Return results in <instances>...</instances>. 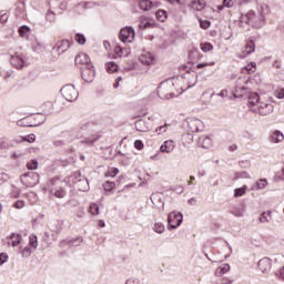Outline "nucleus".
Wrapping results in <instances>:
<instances>
[{"mask_svg": "<svg viewBox=\"0 0 284 284\" xmlns=\"http://www.w3.org/2000/svg\"><path fill=\"white\" fill-rule=\"evenodd\" d=\"M23 258H29L32 255V248L30 246H26L21 252Z\"/></svg>", "mask_w": 284, "mask_h": 284, "instance_id": "6e6d98bb", "label": "nucleus"}, {"mask_svg": "<svg viewBox=\"0 0 284 284\" xmlns=\"http://www.w3.org/2000/svg\"><path fill=\"white\" fill-rule=\"evenodd\" d=\"M23 141L27 143H34V141H37V135H34V133L28 134L23 138Z\"/></svg>", "mask_w": 284, "mask_h": 284, "instance_id": "13d9d810", "label": "nucleus"}, {"mask_svg": "<svg viewBox=\"0 0 284 284\" xmlns=\"http://www.w3.org/2000/svg\"><path fill=\"white\" fill-rule=\"evenodd\" d=\"M139 8L140 10H143V12H148L149 10H152V8H154V2H152L151 0H140Z\"/></svg>", "mask_w": 284, "mask_h": 284, "instance_id": "4be33fe9", "label": "nucleus"}, {"mask_svg": "<svg viewBox=\"0 0 284 284\" xmlns=\"http://www.w3.org/2000/svg\"><path fill=\"white\" fill-rule=\"evenodd\" d=\"M276 99H284V89H280L275 92Z\"/></svg>", "mask_w": 284, "mask_h": 284, "instance_id": "774afa93", "label": "nucleus"}, {"mask_svg": "<svg viewBox=\"0 0 284 284\" xmlns=\"http://www.w3.org/2000/svg\"><path fill=\"white\" fill-rule=\"evenodd\" d=\"M119 174V170L116 168H112L106 172V176H111V179H114Z\"/></svg>", "mask_w": 284, "mask_h": 284, "instance_id": "052dcab7", "label": "nucleus"}, {"mask_svg": "<svg viewBox=\"0 0 284 284\" xmlns=\"http://www.w3.org/2000/svg\"><path fill=\"white\" fill-rule=\"evenodd\" d=\"M284 139L283 132L281 131H275L270 135L268 141L271 143H281Z\"/></svg>", "mask_w": 284, "mask_h": 284, "instance_id": "5701e85b", "label": "nucleus"}, {"mask_svg": "<svg viewBox=\"0 0 284 284\" xmlns=\"http://www.w3.org/2000/svg\"><path fill=\"white\" fill-rule=\"evenodd\" d=\"M153 231L156 232V234H163V232H165V225L161 222H155L153 224Z\"/></svg>", "mask_w": 284, "mask_h": 284, "instance_id": "58836bf2", "label": "nucleus"}, {"mask_svg": "<svg viewBox=\"0 0 284 284\" xmlns=\"http://www.w3.org/2000/svg\"><path fill=\"white\" fill-rule=\"evenodd\" d=\"M260 223H270L272 221V211L261 213Z\"/></svg>", "mask_w": 284, "mask_h": 284, "instance_id": "473e14b6", "label": "nucleus"}, {"mask_svg": "<svg viewBox=\"0 0 284 284\" xmlns=\"http://www.w3.org/2000/svg\"><path fill=\"white\" fill-rule=\"evenodd\" d=\"M115 54H118V57H128L130 54V50L129 49H123L121 47H116L114 49Z\"/></svg>", "mask_w": 284, "mask_h": 284, "instance_id": "a19ab883", "label": "nucleus"}, {"mask_svg": "<svg viewBox=\"0 0 284 284\" xmlns=\"http://www.w3.org/2000/svg\"><path fill=\"white\" fill-rule=\"evenodd\" d=\"M200 22V28H202V30H209L210 26H212V22H210V20H199Z\"/></svg>", "mask_w": 284, "mask_h": 284, "instance_id": "864d4df0", "label": "nucleus"}, {"mask_svg": "<svg viewBox=\"0 0 284 284\" xmlns=\"http://www.w3.org/2000/svg\"><path fill=\"white\" fill-rule=\"evenodd\" d=\"M190 9L195 10L196 12H202V10H205V1L193 0L190 4Z\"/></svg>", "mask_w": 284, "mask_h": 284, "instance_id": "aec40b11", "label": "nucleus"}, {"mask_svg": "<svg viewBox=\"0 0 284 284\" xmlns=\"http://www.w3.org/2000/svg\"><path fill=\"white\" fill-rule=\"evenodd\" d=\"M50 194L55 196V199H65V196L68 195V192H65L64 189L60 186V187H51Z\"/></svg>", "mask_w": 284, "mask_h": 284, "instance_id": "f3484780", "label": "nucleus"}, {"mask_svg": "<svg viewBox=\"0 0 284 284\" xmlns=\"http://www.w3.org/2000/svg\"><path fill=\"white\" fill-rule=\"evenodd\" d=\"M53 145L54 148H64V145H68V142L64 140H55L53 141Z\"/></svg>", "mask_w": 284, "mask_h": 284, "instance_id": "680f3d73", "label": "nucleus"}, {"mask_svg": "<svg viewBox=\"0 0 284 284\" xmlns=\"http://www.w3.org/2000/svg\"><path fill=\"white\" fill-rule=\"evenodd\" d=\"M234 0H223L222 4H224V8H234Z\"/></svg>", "mask_w": 284, "mask_h": 284, "instance_id": "e2e57ef3", "label": "nucleus"}, {"mask_svg": "<svg viewBox=\"0 0 284 284\" xmlns=\"http://www.w3.org/2000/svg\"><path fill=\"white\" fill-rule=\"evenodd\" d=\"M140 63L143 65H152L154 63V55L150 52H143L139 58Z\"/></svg>", "mask_w": 284, "mask_h": 284, "instance_id": "2eb2a0df", "label": "nucleus"}, {"mask_svg": "<svg viewBox=\"0 0 284 284\" xmlns=\"http://www.w3.org/2000/svg\"><path fill=\"white\" fill-rule=\"evenodd\" d=\"M60 92L63 99H65V101H69L70 103L79 99V91H77V89L72 84H65L61 88Z\"/></svg>", "mask_w": 284, "mask_h": 284, "instance_id": "f257e3e1", "label": "nucleus"}, {"mask_svg": "<svg viewBox=\"0 0 284 284\" xmlns=\"http://www.w3.org/2000/svg\"><path fill=\"white\" fill-rule=\"evenodd\" d=\"M187 57H189L187 64L192 63V65H193L194 61H196V59H199V51L196 49L190 50L187 53Z\"/></svg>", "mask_w": 284, "mask_h": 284, "instance_id": "f704fd0d", "label": "nucleus"}, {"mask_svg": "<svg viewBox=\"0 0 284 284\" xmlns=\"http://www.w3.org/2000/svg\"><path fill=\"white\" fill-rule=\"evenodd\" d=\"M68 50H70V40H62L52 48V52H57V54H63V52H68Z\"/></svg>", "mask_w": 284, "mask_h": 284, "instance_id": "9b49d317", "label": "nucleus"}, {"mask_svg": "<svg viewBox=\"0 0 284 284\" xmlns=\"http://www.w3.org/2000/svg\"><path fill=\"white\" fill-rule=\"evenodd\" d=\"M16 16L19 17V19H23L26 17V2H19L16 9Z\"/></svg>", "mask_w": 284, "mask_h": 284, "instance_id": "a878e982", "label": "nucleus"}, {"mask_svg": "<svg viewBox=\"0 0 284 284\" xmlns=\"http://www.w3.org/2000/svg\"><path fill=\"white\" fill-rule=\"evenodd\" d=\"M255 51H256V42L254 40V37H250L245 41L243 54L244 57H250V54H254Z\"/></svg>", "mask_w": 284, "mask_h": 284, "instance_id": "1a4fd4ad", "label": "nucleus"}, {"mask_svg": "<svg viewBox=\"0 0 284 284\" xmlns=\"http://www.w3.org/2000/svg\"><path fill=\"white\" fill-rule=\"evenodd\" d=\"M10 63L17 70H21L22 68H26V58H23V54L16 53L14 55H11Z\"/></svg>", "mask_w": 284, "mask_h": 284, "instance_id": "0eeeda50", "label": "nucleus"}, {"mask_svg": "<svg viewBox=\"0 0 284 284\" xmlns=\"http://www.w3.org/2000/svg\"><path fill=\"white\" fill-rule=\"evenodd\" d=\"M75 187L80 191V192H88V190H90V182H88V178L83 176L79 183L75 184Z\"/></svg>", "mask_w": 284, "mask_h": 284, "instance_id": "6ab92c4d", "label": "nucleus"}, {"mask_svg": "<svg viewBox=\"0 0 284 284\" xmlns=\"http://www.w3.org/2000/svg\"><path fill=\"white\" fill-rule=\"evenodd\" d=\"M29 245L33 247V250H37L39 247V237L37 235L32 234L29 236Z\"/></svg>", "mask_w": 284, "mask_h": 284, "instance_id": "79ce46f5", "label": "nucleus"}, {"mask_svg": "<svg viewBox=\"0 0 284 284\" xmlns=\"http://www.w3.org/2000/svg\"><path fill=\"white\" fill-rule=\"evenodd\" d=\"M81 243H83V237L79 236L75 239L62 240L59 245H60V247H65L67 245L69 247H79V245H81Z\"/></svg>", "mask_w": 284, "mask_h": 284, "instance_id": "f8f14e48", "label": "nucleus"}, {"mask_svg": "<svg viewBox=\"0 0 284 284\" xmlns=\"http://www.w3.org/2000/svg\"><path fill=\"white\" fill-rule=\"evenodd\" d=\"M257 112L262 116H267V114H272L274 112V105L267 102H260L257 105Z\"/></svg>", "mask_w": 284, "mask_h": 284, "instance_id": "6e6552de", "label": "nucleus"}, {"mask_svg": "<svg viewBox=\"0 0 284 284\" xmlns=\"http://www.w3.org/2000/svg\"><path fill=\"white\" fill-rule=\"evenodd\" d=\"M27 169L28 170H38L39 169V161L37 160H31L29 162H27Z\"/></svg>", "mask_w": 284, "mask_h": 284, "instance_id": "8fccbe9b", "label": "nucleus"}, {"mask_svg": "<svg viewBox=\"0 0 284 284\" xmlns=\"http://www.w3.org/2000/svg\"><path fill=\"white\" fill-rule=\"evenodd\" d=\"M105 69L106 72H109V74H113V72H119V65L115 62H108L105 64Z\"/></svg>", "mask_w": 284, "mask_h": 284, "instance_id": "c9c22d12", "label": "nucleus"}, {"mask_svg": "<svg viewBox=\"0 0 284 284\" xmlns=\"http://www.w3.org/2000/svg\"><path fill=\"white\" fill-rule=\"evenodd\" d=\"M230 213L233 214V216H236L237 219H242V216H245V209L233 206Z\"/></svg>", "mask_w": 284, "mask_h": 284, "instance_id": "c756f323", "label": "nucleus"}, {"mask_svg": "<svg viewBox=\"0 0 284 284\" xmlns=\"http://www.w3.org/2000/svg\"><path fill=\"white\" fill-rule=\"evenodd\" d=\"M20 181L22 185L26 187H34V185H39V173L37 172H27L20 176Z\"/></svg>", "mask_w": 284, "mask_h": 284, "instance_id": "7ed1b4c3", "label": "nucleus"}, {"mask_svg": "<svg viewBox=\"0 0 284 284\" xmlns=\"http://www.w3.org/2000/svg\"><path fill=\"white\" fill-rule=\"evenodd\" d=\"M229 271H230V264L227 263L222 264L215 270V276H223V274H227Z\"/></svg>", "mask_w": 284, "mask_h": 284, "instance_id": "c85d7f7f", "label": "nucleus"}, {"mask_svg": "<svg viewBox=\"0 0 284 284\" xmlns=\"http://www.w3.org/2000/svg\"><path fill=\"white\" fill-rule=\"evenodd\" d=\"M255 18H256V13L253 10H251L245 16H242L241 22L247 23V26H250Z\"/></svg>", "mask_w": 284, "mask_h": 284, "instance_id": "b1692460", "label": "nucleus"}, {"mask_svg": "<svg viewBox=\"0 0 284 284\" xmlns=\"http://www.w3.org/2000/svg\"><path fill=\"white\" fill-rule=\"evenodd\" d=\"M172 192H175L176 194H183V186L182 185H176L174 187H171Z\"/></svg>", "mask_w": 284, "mask_h": 284, "instance_id": "0e129e2a", "label": "nucleus"}, {"mask_svg": "<svg viewBox=\"0 0 284 284\" xmlns=\"http://www.w3.org/2000/svg\"><path fill=\"white\" fill-rule=\"evenodd\" d=\"M9 17H10V14H8V12L1 11L0 12V23H8Z\"/></svg>", "mask_w": 284, "mask_h": 284, "instance_id": "bf43d9fd", "label": "nucleus"}, {"mask_svg": "<svg viewBox=\"0 0 284 284\" xmlns=\"http://www.w3.org/2000/svg\"><path fill=\"white\" fill-rule=\"evenodd\" d=\"M183 70H185L186 74H191L193 77V81L189 82V85L186 87V90H190V88H194L199 83V73H196V67H187L184 64Z\"/></svg>", "mask_w": 284, "mask_h": 284, "instance_id": "423d86ee", "label": "nucleus"}, {"mask_svg": "<svg viewBox=\"0 0 284 284\" xmlns=\"http://www.w3.org/2000/svg\"><path fill=\"white\" fill-rule=\"evenodd\" d=\"M247 192V185H243L242 187H237L234 190V197L241 199Z\"/></svg>", "mask_w": 284, "mask_h": 284, "instance_id": "e433bc0d", "label": "nucleus"}, {"mask_svg": "<svg viewBox=\"0 0 284 284\" xmlns=\"http://www.w3.org/2000/svg\"><path fill=\"white\" fill-rule=\"evenodd\" d=\"M116 187V182L106 181L103 183V190L104 192H112Z\"/></svg>", "mask_w": 284, "mask_h": 284, "instance_id": "ea45409f", "label": "nucleus"}, {"mask_svg": "<svg viewBox=\"0 0 284 284\" xmlns=\"http://www.w3.org/2000/svg\"><path fill=\"white\" fill-rule=\"evenodd\" d=\"M97 141H99V136L85 139L84 141H82V143L84 145H88L89 148H92V145H94Z\"/></svg>", "mask_w": 284, "mask_h": 284, "instance_id": "603ef678", "label": "nucleus"}, {"mask_svg": "<svg viewBox=\"0 0 284 284\" xmlns=\"http://www.w3.org/2000/svg\"><path fill=\"white\" fill-rule=\"evenodd\" d=\"M99 204H97V203H92L91 205H90V212H91V214L93 215V216H97V215H99Z\"/></svg>", "mask_w": 284, "mask_h": 284, "instance_id": "5fc2aeb1", "label": "nucleus"}, {"mask_svg": "<svg viewBox=\"0 0 284 284\" xmlns=\"http://www.w3.org/2000/svg\"><path fill=\"white\" fill-rule=\"evenodd\" d=\"M83 178V175H81V172H74L70 178L69 181L71 183H73V185H77L79 183V181Z\"/></svg>", "mask_w": 284, "mask_h": 284, "instance_id": "4c0bfd02", "label": "nucleus"}, {"mask_svg": "<svg viewBox=\"0 0 284 284\" xmlns=\"http://www.w3.org/2000/svg\"><path fill=\"white\" fill-rule=\"evenodd\" d=\"M155 17L158 21H160L161 23H164V21L168 20V11L160 9L155 12Z\"/></svg>", "mask_w": 284, "mask_h": 284, "instance_id": "72a5a7b5", "label": "nucleus"}, {"mask_svg": "<svg viewBox=\"0 0 284 284\" xmlns=\"http://www.w3.org/2000/svg\"><path fill=\"white\" fill-rule=\"evenodd\" d=\"M199 143L204 150H210V146L212 145V139L206 135L204 138H200Z\"/></svg>", "mask_w": 284, "mask_h": 284, "instance_id": "cd10ccee", "label": "nucleus"}, {"mask_svg": "<svg viewBox=\"0 0 284 284\" xmlns=\"http://www.w3.org/2000/svg\"><path fill=\"white\" fill-rule=\"evenodd\" d=\"M81 70H82L81 74H82L83 81H85V83H92L97 74V71H94V65L92 64V68H84Z\"/></svg>", "mask_w": 284, "mask_h": 284, "instance_id": "9d476101", "label": "nucleus"}, {"mask_svg": "<svg viewBox=\"0 0 284 284\" xmlns=\"http://www.w3.org/2000/svg\"><path fill=\"white\" fill-rule=\"evenodd\" d=\"M18 32L20 37L22 38H28V34H30V27L28 26H22L18 29Z\"/></svg>", "mask_w": 284, "mask_h": 284, "instance_id": "37998d69", "label": "nucleus"}, {"mask_svg": "<svg viewBox=\"0 0 284 284\" xmlns=\"http://www.w3.org/2000/svg\"><path fill=\"white\" fill-rule=\"evenodd\" d=\"M74 63L80 70L85 68H92V60H90V55L88 53H80L75 57Z\"/></svg>", "mask_w": 284, "mask_h": 284, "instance_id": "39448f33", "label": "nucleus"}, {"mask_svg": "<svg viewBox=\"0 0 284 284\" xmlns=\"http://www.w3.org/2000/svg\"><path fill=\"white\" fill-rule=\"evenodd\" d=\"M45 19L50 23H54V21H57V13H54V11H52V10H48L47 14H45Z\"/></svg>", "mask_w": 284, "mask_h": 284, "instance_id": "a18cd8bd", "label": "nucleus"}, {"mask_svg": "<svg viewBox=\"0 0 284 284\" xmlns=\"http://www.w3.org/2000/svg\"><path fill=\"white\" fill-rule=\"evenodd\" d=\"M8 262V253H0V265Z\"/></svg>", "mask_w": 284, "mask_h": 284, "instance_id": "338daca9", "label": "nucleus"}, {"mask_svg": "<svg viewBox=\"0 0 284 284\" xmlns=\"http://www.w3.org/2000/svg\"><path fill=\"white\" fill-rule=\"evenodd\" d=\"M8 241H11L12 247H17L18 245H21V241H23V237L19 233H11L9 237H7Z\"/></svg>", "mask_w": 284, "mask_h": 284, "instance_id": "412c9836", "label": "nucleus"}, {"mask_svg": "<svg viewBox=\"0 0 284 284\" xmlns=\"http://www.w3.org/2000/svg\"><path fill=\"white\" fill-rule=\"evenodd\" d=\"M267 187V180L266 179H260L255 183V190H265Z\"/></svg>", "mask_w": 284, "mask_h": 284, "instance_id": "c03bdc74", "label": "nucleus"}, {"mask_svg": "<svg viewBox=\"0 0 284 284\" xmlns=\"http://www.w3.org/2000/svg\"><path fill=\"white\" fill-rule=\"evenodd\" d=\"M135 130L138 132H148V123L145 122V120H138L135 122Z\"/></svg>", "mask_w": 284, "mask_h": 284, "instance_id": "7c9ffc66", "label": "nucleus"}, {"mask_svg": "<svg viewBox=\"0 0 284 284\" xmlns=\"http://www.w3.org/2000/svg\"><path fill=\"white\" fill-rule=\"evenodd\" d=\"M134 148H135V150H143V148H144L143 141H141V140H135V141H134Z\"/></svg>", "mask_w": 284, "mask_h": 284, "instance_id": "69168bd1", "label": "nucleus"}, {"mask_svg": "<svg viewBox=\"0 0 284 284\" xmlns=\"http://www.w3.org/2000/svg\"><path fill=\"white\" fill-rule=\"evenodd\" d=\"M174 151V141L168 140L164 141L163 144L160 146V152H163L165 154H170Z\"/></svg>", "mask_w": 284, "mask_h": 284, "instance_id": "dca6fc26", "label": "nucleus"}, {"mask_svg": "<svg viewBox=\"0 0 284 284\" xmlns=\"http://www.w3.org/2000/svg\"><path fill=\"white\" fill-rule=\"evenodd\" d=\"M183 223V213L173 211L168 216V230H176Z\"/></svg>", "mask_w": 284, "mask_h": 284, "instance_id": "f03ea898", "label": "nucleus"}, {"mask_svg": "<svg viewBox=\"0 0 284 284\" xmlns=\"http://www.w3.org/2000/svg\"><path fill=\"white\" fill-rule=\"evenodd\" d=\"M75 41H77V43H79V45H85L88 39L85 38V36L83 33H77Z\"/></svg>", "mask_w": 284, "mask_h": 284, "instance_id": "49530a36", "label": "nucleus"}, {"mask_svg": "<svg viewBox=\"0 0 284 284\" xmlns=\"http://www.w3.org/2000/svg\"><path fill=\"white\" fill-rule=\"evenodd\" d=\"M202 52H212L214 50V45L211 42L201 43Z\"/></svg>", "mask_w": 284, "mask_h": 284, "instance_id": "09e8293b", "label": "nucleus"}, {"mask_svg": "<svg viewBox=\"0 0 284 284\" xmlns=\"http://www.w3.org/2000/svg\"><path fill=\"white\" fill-rule=\"evenodd\" d=\"M201 123V120L199 119H193V120H190L189 122V129L191 132H199L200 129H199V125Z\"/></svg>", "mask_w": 284, "mask_h": 284, "instance_id": "2f4dec72", "label": "nucleus"}, {"mask_svg": "<svg viewBox=\"0 0 284 284\" xmlns=\"http://www.w3.org/2000/svg\"><path fill=\"white\" fill-rule=\"evenodd\" d=\"M257 267L263 274H267L272 270V260L270 257H263L257 262Z\"/></svg>", "mask_w": 284, "mask_h": 284, "instance_id": "ddd939ff", "label": "nucleus"}, {"mask_svg": "<svg viewBox=\"0 0 284 284\" xmlns=\"http://www.w3.org/2000/svg\"><path fill=\"white\" fill-rule=\"evenodd\" d=\"M250 26H252V28H255V30L263 28V26H265V16L261 14L257 18L255 17Z\"/></svg>", "mask_w": 284, "mask_h": 284, "instance_id": "a211bd4d", "label": "nucleus"}, {"mask_svg": "<svg viewBox=\"0 0 284 284\" xmlns=\"http://www.w3.org/2000/svg\"><path fill=\"white\" fill-rule=\"evenodd\" d=\"M60 136L64 139L65 143H71L74 140V131H62Z\"/></svg>", "mask_w": 284, "mask_h": 284, "instance_id": "bb28decb", "label": "nucleus"}, {"mask_svg": "<svg viewBox=\"0 0 284 284\" xmlns=\"http://www.w3.org/2000/svg\"><path fill=\"white\" fill-rule=\"evenodd\" d=\"M240 168L243 170H248V168H252V163H250V160H243L239 162Z\"/></svg>", "mask_w": 284, "mask_h": 284, "instance_id": "4d7b16f0", "label": "nucleus"}, {"mask_svg": "<svg viewBox=\"0 0 284 284\" xmlns=\"http://www.w3.org/2000/svg\"><path fill=\"white\" fill-rule=\"evenodd\" d=\"M246 99L248 108H254V105L258 106V103H261V97L256 92H250Z\"/></svg>", "mask_w": 284, "mask_h": 284, "instance_id": "4468645a", "label": "nucleus"}, {"mask_svg": "<svg viewBox=\"0 0 284 284\" xmlns=\"http://www.w3.org/2000/svg\"><path fill=\"white\" fill-rule=\"evenodd\" d=\"M135 36L136 32L134 31V28L124 27L120 30L119 39L120 41H122V43H132V41H134Z\"/></svg>", "mask_w": 284, "mask_h": 284, "instance_id": "20e7f679", "label": "nucleus"}, {"mask_svg": "<svg viewBox=\"0 0 284 284\" xmlns=\"http://www.w3.org/2000/svg\"><path fill=\"white\" fill-rule=\"evenodd\" d=\"M140 30H148V28H152V23L145 19L141 20L139 23Z\"/></svg>", "mask_w": 284, "mask_h": 284, "instance_id": "3c124183", "label": "nucleus"}, {"mask_svg": "<svg viewBox=\"0 0 284 284\" xmlns=\"http://www.w3.org/2000/svg\"><path fill=\"white\" fill-rule=\"evenodd\" d=\"M34 121H38V123L29 124L27 128H39V125H43L45 123V115L43 114H37L33 118Z\"/></svg>", "mask_w": 284, "mask_h": 284, "instance_id": "393cba45", "label": "nucleus"}, {"mask_svg": "<svg viewBox=\"0 0 284 284\" xmlns=\"http://www.w3.org/2000/svg\"><path fill=\"white\" fill-rule=\"evenodd\" d=\"M239 179H250V173L247 171L235 172L233 181H239Z\"/></svg>", "mask_w": 284, "mask_h": 284, "instance_id": "de8ad7c7", "label": "nucleus"}]
</instances>
